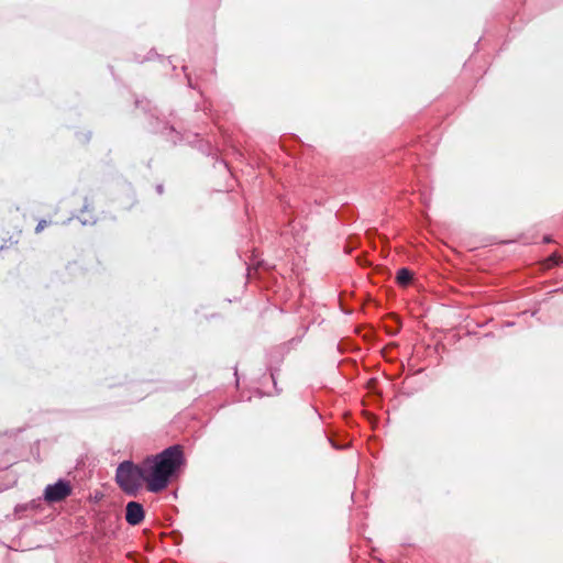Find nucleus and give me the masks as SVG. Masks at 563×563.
I'll use <instances>...</instances> for the list:
<instances>
[{
    "label": "nucleus",
    "mask_w": 563,
    "mask_h": 563,
    "mask_svg": "<svg viewBox=\"0 0 563 563\" xmlns=\"http://www.w3.org/2000/svg\"><path fill=\"white\" fill-rule=\"evenodd\" d=\"M71 494L69 482L59 479L53 485H48L44 492V498L48 503H59L65 500Z\"/></svg>",
    "instance_id": "nucleus-3"
},
{
    "label": "nucleus",
    "mask_w": 563,
    "mask_h": 563,
    "mask_svg": "<svg viewBox=\"0 0 563 563\" xmlns=\"http://www.w3.org/2000/svg\"><path fill=\"white\" fill-rule=\"evenodd\" d=\"M144 519L143 506L137 501H129L125 507V520L131 526L140 525Z\"/></svg>",
    "instance_id": "nucleus-4"
},
{
    "label": "nucleus",
    "mask_w": 563,
    "mask_h": 563,
    "mask_svg": "<svg viewBox=\"0 0 563 563\" xmlns=\"http://www.w3.org/2000/svg\"><path fill=\"white\" fill-rule=\"evenodd\" d=\"M157 191H158L159 194H162V192H163V187H162L161 185L157 187Z\"/></svg>",
    "instance_id": "nucleus-8"
},
{
    "label": "nucleus",
    "mask_w": 563,
    "mask_h": 563,
    "mask_svg": "<svg viewBox=\"0 0 563 563\" xmlns=\"http://www.w3.org/2000/svg\"><path fill=\"white\" fill-rule=\"evenodd\" d=\"M144 460L141 464L124 461L119 464L115 473V481L119 487L128 495H136L143 484H146V472Z\"/></svg>",
    "instance_id": "nucleus-2"
},
{
    "label": "nucleus",
    "mask_w": 563,
    "mask_h": 563,
    "mask_svg": "<svg viewBox=\"0 0 563 563\" xmlns=\"http://www.w3.org/2000/svg\"><path fill=\"white\" fill-rule=\"evenodd\" d=\"M184 463L183 448L172 445L161 453L144 459L146 487L152 493H158L168 486L169 479Z\"/></svg>",
    "instance_id": "nucleus-1"
},
{
    "label": "nucleus",
    "mask_w": 563,
    "mask_h": 563,
    "mask_svg": "<svg viewBox=\"0 0 563 563\" xmlns=\"http://www.w3.org/2000/svg\"><path fill=\"white\" fill-rule=\"evenodd\" d=\"M561 262V257L556 254H553L551 255L549 258H548V264L547 266L548 267H551V266H555V265H559Z\"/></svg>",
    "instance_id": "nucleus-6"
},
{
    "label": "nucleus",
    "mask_w": 563,
    "mask_h": 563,
    "mask_svg": "<svg viewBox=\"0 0 563 563\" xmlns=\"http://www.w3.org/2000/svg\"><path fill=\"white\" fill-rule=\"evenodd\" d=\"M413 280V273L406 267H402L397 271L396 282L400 287H407Z\"/></svg>",
    "instance_id": "nucleus-5"
},
{
    "label": "nucleus",
    "mask_w": 563,
    "mask_h": 563,
    "mask_svg": "<svg viewBox=\"0 0 563 563\" xmlns=\"http://www.w3.org/2000/svg\"><path fill=\"white\" fill-rule=\"evenodd\" d=\"M46 224H47V223H46V221H45V220H41V221L37 223L36 228H35V232H36V233L42 232V231L44 230V228L46 227Z\"/></svg>",
    "instance_id": "nucleus-7"
}]
</instances>
